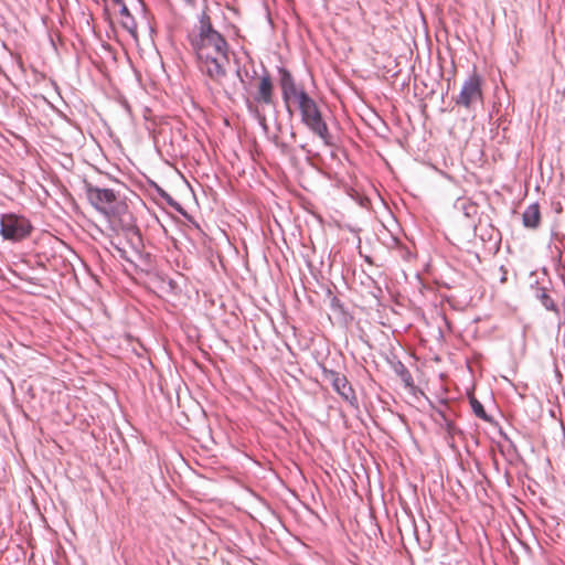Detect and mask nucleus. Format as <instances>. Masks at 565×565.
Masks as SVG:
<instances>
[{
    "label": "nucleus",
    "instance_id": "obj_17",
    "mask_svg": "<svg viewBox=\"0 0 565 565\" xmlns=\"http://www.w3.org/2000/svg\"><path fill=\"white\" fill-rule=\"evenodd\" d=\"M401 369H403V381L407 384V385H411V381H412V376L409 374V372L405 369V366L403 364H401Z\"/></svg>",
    "mask_w": 565,
    "mask_h": 565
},
{
    "label": "nucleus",
    "instance_id": "obj_13",
    "mask_svg": "<svg viewBox=\"0 0 565 565\" xmlns=\"http://www.w3.org/2000/svg\"><path fill=\"white\" fill-rule=\"evenodd\" d=\"M121 25L125 30H127L134 38H137V22L135 18L130 14L127 18H124Z\"/></svg>",
    "mask_w": 565,
    "mask_h": 565
},
{
    "label": "nucleus",
    "instance_id": "obj_16",
    "mask_svg": "<svg viewBox=\"0 0 565 565\" xmlns=\"http://www.w3.org/2000/svg\"><path fill=\"white\" fill-rule=\"evenodd\" d=\"M255 116L259 122V125L264 128V129H267V121H266V117L265 115L260 114L257 109H255Z\"/></svg>",
    "mask_w": 565,
    "mask_h": 565
},
{
    "label": "nucleus",
    "instance_id": "obj_2",
    "mask_svg": "<svg viewBox=\"0 0 565 565\" xmlns=\"http://www.w3.org/2000/svg\"><path fill=\"white\" fill-rule=\"evenodd\" d=\"M297 106L300 111L301 122L315 136L320 138L326 146H333V137L316 100L309 94H300Z\"/></svg>",
    "mask_w": 565,
    "mask_h": 565
},
{
    "label": "nucleus",
    "instance_id": "obj_21",
    "mask_svg": "<svg viewBox=\"0 0 565 565\" xmlns=\"http://www.w3.org/2000/svg\"><path fill=\"white\" fill-rule=\"evenodd\" d=\"M186 3H193L194 0H184Z\"/></svg>",
    "mask_w": 565,
    "mask_h": 565
},
{
    "label": "nucleus",
    "instance_id": "obj_19",
    "mask_svg": "<svg viewBox=\"0 0 565 565\" xmlns=\"http://www.w3.org/2000/svg\"><path fill=\"white\" fill-rule=\"evenodd\" d=\"M448 430L449 433H452L455 430V427L450 423H448Z\"/></svg>",
    "mask_w": 565,
    "mask_h": 565
},
{
    "label": "nucleus",
    "instance_id": "obj_3",
    "mask_svg": "<svg viewBox=\"0 0 565 565\" xmlns=\"http://www.w3.org/2000/svg\"><path fill=\"white\" fill-rule=\"evenodd\" d=\"M32 231L28 218L13 213L2 214L0 218V234L6 241L20 242L26 238Z\"/></svg>",
    "mask_w": 565,
    "mask_h": 565
},
{
    "label": "nucleus",
    "instance_id": "obj_8",
    "mask_svg": "<svg viewBox=\"0 0 565 565\" xmlns=\"http://www.w3.org/2000/svg\"><path fill=\"white\" fill-rule=\"evenodd\" d=\"M273 92L274 86L269 74H265L260 77V82L258 85V92L255 96V100L258 103H263L266 105H270L273 103Z\"/></svg>",
    "mask_w": 565,
    "mask_h": 565
},
{
    "label": "nucleus",
    "instance_id": "obj_5",
    "mask_svg": "<svg viewBox=\"0 0 565 565\" xmlns=\"http://www.w3.org/2000/svg\"><path fill=\"white\" fill-rule=\"evenodd\" d=\"M279 74V86L281 89V97L286 105L287 111L292 115V109L290 107L291 100H295L296 103L299 102L300 94H308L303 88H298L294 76L291 73L284 68H278Z\"/></svg>",
    "mask_w": 565,
    "mask_h": 565
},
{
    "label": "nucleus",
    "instance_id": "obj_9",
    "mask_svg": "<svg viewBox=\"0 0 565 565\" xmlns=\"http://www.w3.org/2000/svg\"><path fill=\"white\" fill-rule=\"evenodd\" d=\"M522 222L525 227L536 228L541 222V212L537 203L529 205L522 215Z\"/></svg>",
    "mask_w": 565,
    "mask_h": 565
},
{
    "label": "nucleus",
    "instance_id": "obj_1",
    "mask_svg": "<svg viewBox=\"0 0 565 565\" xmlns=\"http://www.w3.org/2000/svg\"><path fill=\"white\" fill-rule=\"evenodd\" d=\"M198 34L190 38L191 45L196 54L201 72L213 82L221 84L226 76L228 64V44L211 23L206 12L200 15Z\"/></svg>",
    "mask_w": 565,
    "mask_h": 565
},
{
    "label": "nucleus",
    "instance_id": "obj_20",
    "mask_svg": "<svg viewBox=\"0 0 565 565\" xmlns=\"http://www.w3.org/2000/svg\"><path fill=\"white\" fill-rule=\"evenodd\" d=\"M114 2L119 4L120 7H122V3H125L124 0H114Z\"/></svg>",
    "mask_w": 565,
    "mask_h": 565
},
{
    "label": "nucleus",
    "instance_id": "obj_12",
    "mask_svg": "<svg viewBox=\"0 0 565 565\" xmlns=\"http://www.w3.org/2000/svg\"><path fill=\"white\" fill-rule=\"evenodd\" d=\"M539 299L541 300L542 305L547 309V310H552L554 312H558V309L555 305V302L553 301V299L551 298V296L542 290L540 295H537Z\"/></svg>",
    "mask_w": 565,
    "mask_h": 565
},
{
    "label": "nucleus",
    "instance_id": "obj_6",
    "mask_svg": "<svg viewBox=\"0 0 565 565\" xmlns=\"http://www.w3.org/2000/svg\"><path fill=\"white\" fill-rule=\"evenodd\" d=\"M85 189L90 204L105 214L108 213L117 200L116 193L110 189L95 186L89 183L86 184Z\"/></svg>",
    "mask_w": 565,
    "mask_h": 565
},
{
    "label": "nucleus",
    "instance_id": "obj_15",
    "mask_svg": "<svg viewBox=\"0 0 565 565\" xmlns=\"http://www.w3.org/2000/svg\"><path fill=\"white\" fill-rule=\"evenodd\" d=\"M247 71H244L238 66L236 68V77L238 78L239 83L243 85L244 89H247V82L245 79V76H247Z\"/></svg>",
    "mask_w": 565,
    "mask_h": 565
},
{
    "label": "nucleus",
    "instance_id": "obj_18",
    "mask_svg": "<svg viewBox=\"0 0 565 565\" xmlns=\"http://www.w3.org/2000/svg\"><path fill=\"white\" fill-rule=\"evenodd\" d=\"M120 14L124 18H127V17H129L131 14L129 9H128V7L125 3H122V7H120Z\"/></svg>",
    "mask_w": 565,
    "mask_h": 565
},
{
    "label": "nucleus",
    "instance_id": "obj_7",
    "mask_svg": "<svg viewBox=\"0 0 565 565\" xmlns=\"http://www.w3.org/2000/svg\"><path fill=\"white\" fill-rule=\"evenodd\" d=\"M326 379L330 381L334 391L351 406H358V398L351 384L349 383L345 375L335 372L327 371L324 373Z\"/></svg>",
    "mask_w": 565,
    "mask_h": 565
},
{
    "label": "nucleus",
    "instance_id": "obj_10",
    "mask_svg": "<svg viewBox=\"0 0 565 565\" xmlns=\"http://www.w3.org/2000/svg\"><path fill=\"white\" fill-rule=\"evenodd\" d=\"M122 233L132 249L140 252L143 247L140 230L137 226H128Z\"/></svg>",
    "mask_w": 565,
    "mask_h": 565
},
{
    "label": "nucleus",
    "instance_id": "obj_11",
    "mask_svg": "<svg viewBox=\"0 0 565 565\" xmlns=\"http://www.w3.org/2000/svg\"><path fill=\"white\" fill-rule=\"evenodd\" d=\"M470 405L476 416L484 420L489 419L483 405L476 397L472 396L470 398Z\"/></svg>",
    "mask_w": 565,
    "mask_h": 565
},
{
    "label": "nucleus",
    "instance_id": "obj_4",
    "mask_svg": "<svg viewBox=\"0 0 565 565\" xmlns=\"http://www.w3.org/2000/svg\"><path fill=\"white\" fill-rule=\"evenodd\" d=\"M482 79L480 75L473 72L463 82L459 95L455 98V103L467 109H472L476 104L482 103Z\"/></svg>",
    "mask_w": 565,
    "mask_h": 565
},
{
    "label": "nucleus",
    "instance_id": "obj_14",
    "mask_svg": "<svg viewBox=\"0 0 565 565\" xmlns=\"http://www.w3.org/2000/svg\"><path fill=\"white\" fill-rule=\"evenodd\" d=\"M119 222H120V227H121V231H122V232H124V231H126V228H127L128 226H137V225L135 224V222H134V217H132V215H131L130 213L124 214V215L120 217Z\"/></svg>",
    "mask_w": 565,
    "mask_h": 565
}]
</instances>
